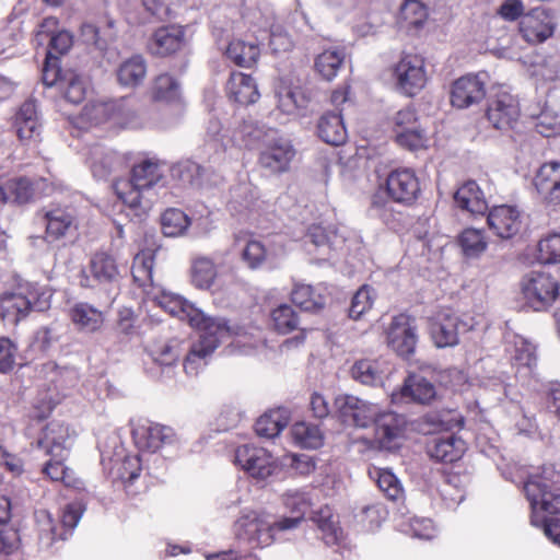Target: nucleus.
Wrapping results in <instances>:
<instances>
[{
  "mask_svg": "<svg viewBox=\"0 0 560 560\" xmlns=\"http://www.w3.org/2000/svg\"><path fill=\"white\" fill-rule=\"evenodd\" d=\"M120 103L117 101L94 102L84 106L82 116L91 124L98 125L120 115Z\"/></svg>",
  "mask_w": 560,
  "mask_h": 560,
  "instance_id": "obj_44",
  "label": "nucleus"
},
{
  "mask_svg": "<svg viewBox=\"0 0 560 560\" xmlns=\"http://www.w3.org/2000/svg\"><path fill=\"white\" fill-rule=\"evenodd\" d=\"M560 183V162L552 161L540 166L534 185L537 191L547 190L548 187Z\"/></svg>",
  "mask_w": 560,
  "mask_h": 560,
  "instance_id": "obj_59",
  "label": "nucleus"
},
{
  "mask_svg": "<svg viewBox=\"0 0 560 560\" xmlns=\"http://www.w3.org/2000/svg\"><path fill=\"white\" fill-rule=\"evenodd\" d=\"M57 25L58 21L56 18H46L40 25V31L38 32V36L46 34L50 37L49 49L46 58L55 61H58L59 56L67 54L73 44V35L70 32L66 30L58 32L54 31Z\"/></svg>",
  "mask_w": 560,
  "mask_h": 560,
  "instance_id": "obj_28",
  "label": "nucleus"
},
{
  "mask_svg": "<svg viewBox=\"0 0 560 560\" xmlns=\"http://www.w3.org/2000/svg\"><path fill=\"white\" fill-rule=\"evenodd\" d=\"M225 54L237 66L252 67L257 61L260 50L257 44L235 39L229 44Z\"/></svg>",
  "mask_w": 560,
  "mask_h": 560,
  "instance_id": "obj_43",
  "label": "nucleus"
},
{
  "mask_svg": "<svg viewBox=\"0 0 560 560\" xmlns=\"http://www.w3.org/2000/svg\"><path fill=\"white\" fill-rule=\"evenodd\" d=\"M267 256V252L262 243L256 240H248L242 250L243 261L252 269L261 266Z\"/></svg>",
  "mask_w": 560,
  "mask_h": 560,
  "instance_id": "obj_63",
  "label": "nucleus"
},
{
  "mask_svg": "<svg viewBox=\"0 0 560 560\" xmlns=\"http://www.w3.org/2000/svg\"><path fill=\"white\" fill-rule=\"evenodd\" d=\"M115 24V20L107 15L85 21L80 28L81 39L84 44L104 51L116 39L117 30Z\"/></svg>",
  "mask_w": 560,
  "mask_h": 560,
  "instance_id": "obj_19",
  "label": "nucleus"
},
{
  "mask_svg": "<svg viewBox=\"0 0 560 560\" xmlns=\"http://www.w3.org/2000/svg\"><path fill=\"white\" fill-rule=\"evenodd\" d=\"M164 183L161 165L155 161L144 160L132 167L128 180L116 184V191L125 205L145 212L151 209Z\"/></svg>",
  "mask_w": 560,
  "mask_h": 560,
  "instance_id": "obj_3",
  "label": "nucleus"
},
{
  "mask_svg": "<svg viewBox=\"0 0 560 560\" xmlns=\"http://www.w3.org/2000/svg\"><path fill=\"white\" fill-rule=\"evenodd\" d=\"M385 372L384 362L380 360H359L351 368L355 381L371 386L382 384Z\"/></svg>",
  "mask_w": 560,
  "mask_h": 560,
  "instance_id": "obj_37",
  "label": "nucleus"
},
{
  "mask_svg": "<svg viewBox=\"0 0 560 560\" xmlns=\"http://www.w3.org/2000/svg\"><path fill=\"white\" fill-rule=\"evenodd\" d=\"M388 346L400 357L409 358L418 343V326L415 317L399 314L393 317L386 332Z\"/></svg>",
  "mask_w": 560,
  "mask_h": 560,
  "instance_id": "obj_10",
  "label": "nucleus"
},
{
  "mask_svg": "<svg viewBox=\"0 0 560 560\" xmlns=\"http://www.w3.org/2000/svg\"><path fill=\"white\" fill-rule=\"evenodd\" d=\"M375 299L374 290L369 285H362L353 295L349 308V315L353 319L361 318L373 306Z\"/></svg>",
  "mask_w": 560,
  "mask_h": 560,
  "instance_id": "obj_56",
  "label": "nucleus"
},
{
  "mask_svg": "<svg viewBox=\"0 0 560 560\" xmlns=\"http://www.w3.org/2000/svg\"><path fill=\"white\" fill-rule=\"evenodd\" d=\"M488 75L485 72L466 74L455 80L451 88V104L458 109H465L480 103L486 96Z\"/></svg>",
  "mask_w": 560,
  "mask_h": 560,
  "instance_id": "obj_12",
  "label": "nucleus"
},
{
  "mask_svg": "<svg viewBox=\"0 0 560 560\" xmlns=\"http://www.w3.org/2000/svg\"><path fill=\"white\" fill-rule=\"evenodd\" d=\"M523 490L530 505L532 525L542 527L545 535L560 546V522L548 516L560 513V474L546 467L530 476Z\"/></svg>",
  "mask_w": 560,
  "mask_h": 560,
  "instance_id": "obj_2",
  "label": "nucleus"
},
{
  "mask_svg": "<svg viewBox=\"0 0 560 560\" xmlns=\"http://www.w3.org/2000/svg\"><path fill=\"white\" fill-rule=\"evenodd\" d=\"M275 329L280 334H289L296 329L299 319L292 306L282 304L271 313Z\"/></svg>",
  "mask_w": 560,
  "mask_h": 560,
  "instance_id": "obj_57",
  "label": "nucleus"
},
{
  "mask_svg": "<svg viewBox=\"0 0 560 560\" xmlns=\"http://www.w3.org/2000/svg\"><path fill=\"white\" fill-rule=\"evenodd\" d=\"M430 330L436 347H452L458 343V335L466 330V324L456 315L444 312L438 315Z\"/></svg>",
  "mask_w": 560,
  "mask_h": 560,
  "instance_id": "obj_25",
  "label": "nucleus"
},
{
  "mask_svg": "<svg viewBox=\"0 0 560 560\" xmlns=\"http://www.w3.org/2000/svg\"><path fill=\"white\" fill-rule=\"evenodd\" d=\"M46 237L48 241H57L66 237L77 229L73 213L65 208H54L45 212Z\"/></svg>",
  "mask_w": 560,
  "mask_h": 560,
  "instance_id": "obj_31",
  "label": "nucleus"
},
{
  "mask_svg": "<svg viewBox=\"0 0 560 560\" xmlns=\"http://www.w3.org/2000/svg\"><path fill=\"white\" fill-rule=\"evenodd\" d=\"M156 250V248H145L133 258L131 273L139 287L145 288L153 284V265Z\"/></svg>",
  "mask_w": 560,
  "mask_h": 560,
  "instance_id": "obj_40",
  "label": "nucleus"
},
{
  "mask_svg": "<svg viewBox=\"0 0 560 560\" xmlns=\"http://www.w3.org/2000/svg\"><path fill=\"white\" fill-rule=\"evenodd\" d=\"M487 222L490 230L501 238H511L522 226L521 211L509 205H501L489 210Z\"/></svg>",
  "mask_w": 560,
  "mask_h": 560,
  "instance_id": "obj_22",
  "label": "nucleus"
},
{
  "mask_svg": "<svg viewBox=\"0 0 560 560\" xmlns=\"http://www.w3.org/2000/svg\"><path fill=\"white\" fill-rule=\"evenodd\" d=\"M289 423V413L285 408H278L260 416L255 423V431L260 438L273 439Z\"/></svg>",
  "mask_w": 560,
  "mask_h": 560,
  "instance_id": "obj_35",
  "label": "nucleus"
},
{
  "mask_svg": "<svg viewBox=\"0 0 560 560\" xmlns=\"http://www.w3.org/2000/svg\"><path fill=\"white\" fill-rule=\"evenodd\" d=\"M300 517H281L276 520L264 511H243L234 524L235 535L254 547L269 546L279 533L298 528Z\"/></svg>",
  "mask_w": 560,
  "mask_h": 560,
  "instance_id": "obj_4",
  "label": "nucleus"
},
{
  "mask_svg": "<svg viewBox=\"0 0 560 560\" xmlns=\"http://www.w3.org/2000/svg\"><path fill=\"white\" fill-rule=\"evenodd\" d=\"M60 89L63 91L65 98L73 104L81 103L86 95V83L81 75L69 71L63 73L60 79Z\"/></svg>",
  "mask_w": 560,
  "mask_h": 560,
  "instance_id": "obj_52",
  "label": "nucleus"
},
{
  "mask_svg": "<svg viewBox=\"0 0 560 560\" xmlns=\"http://www.w3.org/2000/svg\"><path fill=\"white\" fill-rule=\"evenodd\" d=\"M226 90L230 98L243 105L253 104L259 97L254 79L242 72L231 74Z\"/></svg>",
  "mask_w": 560,
  "mask_h": 560,
  "instance_id": "obj_34",
  "label": "nucleus"
},
{
  "mask_svg": "<svg viewBox=\"0 0 560 560\" xmlns=\"http://www.w3.org/2000/svg\"><path fill=\"white\" fill-rule=\"evenodd\" d=\"M296 444L304 448H317L323 444V433L318 425L298 422L291 429Z\"/></svg>",
  "mask_w": 560,
  "mask_h": 560,
  "instance_id": "obj_51",
  "label": "nucleus"
},
{
  "mask_svg": "<svg viewBox=\"0 0 560 560\" xmlns=\"http://www.w3.org/2000/svg\"><path fill=\"white\" fill-rule=\"evenodd\" d=\"M396 141L399 145L413 151L424 147L425 137L423 130L416 127L408 130H398Z\"/></svg>",
  "mask_w": 560,
  "mask_h": 560,
  "instance_id": "obj_64",
  "label": "nucleus"
},
{
  "mask_svg": "<svg viewBox=\"0 0 560 560\" xmlns=\"http://www.w3.org/2000/svg\"><path fill=\"white\" fill-rule=\"evenodd\" d=\"M555 18L542 8L533 9L520 22V32L529 44H540L555 33Z\"/></svg>",
  "mask_w": 560,
  "mask_h": 560,
  "instance_id": "obj_17",
  "label": "nucleus"
},
{
  "mask_svg": "<svg viewBox=\"0 0 560 560\" xmlns=\"http://www.w3.org/2000/svg\"><path fill=\"white\" fill-rule=\"evenodd\" d=\"M118 163V155L114 151L96 147L91 152V170L98 179L106 178Z\"/></svg>",
  "mask_w": 560,
  "mask_h": 560,
  "instance_id": "obj_46",
  "label": "nucleus"
},
{
  "mask_svg": "<svg viewBox=\"0 0 560 560\" xmlns=\"http://www.w3.org/2000/svg\"><path fill=\"white\" fill-rule=\"evenodd\" d=\"M335 407L343 423L358 428L369 427L378 408L375 404L348 394L337 396Z\"/></svg>",
  "mask_w": 560,
  "mask_h": 560,
  "instance_id": "obj_14",
  "label": "nucleus"
},
{
  "mask_svg": "<svg viewBox=\"0 0 560 560\" xmlns=\"http://www.w3.org/2000/svg\"><path fill=\"white\" fill-rule=\"evenodd\" d=\"M152 94L154 100L160 102H176L180 97V84L175 77L162 73L154 80Z\"/></svg>",
  "mask_w": 560,
  "mask_h": 560,
  "instance_id": "obj_47",
  "label": "nucleus"
},
{
  "mask_svg": "<svg viewBox=\"0 0 560 560\" xmlns=\"http://www.w3.org/2000/svg\"><path fill=\"white\" fill-rule=\"evenodd\" d=\"M526 304L534 311L547 310L559 295V283L549 273L530 271L521 281Z\"/></svg>",
  "mask_w": 560,
  "mask_h": 560,
  "instance_id": "obj_7",
  "label": "nucleus"
},
{
  "mask_svg": "<svg viewBox=\"0 0 560 560\" xmlns=\"http://www.w3.org/2000/svg\"><path fill=\"white\" fill-rule=\"evenodd\" d=\"M386 188L394 201L406 205L416 200L420 192L419 179L409 168L393 171L387 177Z\"/></svg>",
  "mask_w": 560,
  "mask_h": 560,
  "instance_id": "obj_20",
  "label": "nucleus"
},
{
  "mask_svg": "<svg viewBox=\"0 0 560 560\" xmlns=\"http://www.w3.org/2000/svg\"><path fill=\"white\" fill-rule=\"evenodd\" d=\"M372 423L374 424V443L378 448L390 451L399 446L407 423L402 415L381 411L377 408Z\"/></svg>",
  "mask_w": 560,
  "mask_h": 560,
  "instance_id": "obj_11",
  "label": "nucleus"
},
{
  "mask_svg": "<svg viewBox=\"0 0 560 560\" xmlns=\"http://www.w3.org/2000/svg\"><path fill=\"white\" fill-rule=\"evenodd\" d=\"M151 357L159 365L170 369L179 358L178 343L170 341L155 345L151 349Z\"/></svg>",
  "mask_w": 560,
  "mask_h": 560,
  "instance_id": "obj_60",
  "label": "nucleus"
},
{
  "mask_svg": "<svg viewBox=\"0 0 560 560\" xmlns=\"http://www.w3.org/2000/svg\"><path fill=\"white\" fill-rule=\"evenodd\" d=\"M147 77V61L141 55H133L119 63L116 69L117 82L125 88L135 89Z\"/></svg>",
  "mask_w": 560,
  "mask_h": 560,
  "instance_id": "obj_33",
  "label": "nucleus"
},
{
  "mask_svg": "<svg viewBox=\"0 0 560 560\" xmlns=\"http://www.w3.org/2000/svg\"><path fill=\"white\" fill-rule=\"evenodd\" d=\"M506 351L513 365L530 371L536 364L535 346L521 336L508 341Z\"/></svg>",
  "mask_w": 560,
  "mask_h": 560,
  "instance_id": "obj_39",
  "label": "nucleus"
},
{
  "mask_svg": "<svg viewBox=\"0 0 560 560\" xmlns=\"http://www.w3.org/2000/svg\"><path fill=\"white\" fill-rule=\"evenodd\" d=\"M187 44L186 27L177 24L156 28L147 47L151 55L166 57L182 50Z\"/></svg>",
  "mask_w": 560,
  "mask_h": 560,
  "instance_id": "obj_16",
  "label": "nucleus"
},
{
  "mask_svg": "<svg viewBox=\"0 0 560 560\" xmlns=\"http://www.w3.org/2000/svg\"><path fill=\"white\" fill-rule=\"evenodd\" d=\"M235 464L245 470L250 477L265 480L272 476L278 464L270 452L254 445H241L235 451Z\"/></svg>",
  "mask_w": 560,
  "mask_h": 560,
  "instance_id": "obj_9",
  "label": "nucleus"
},
{
  "mask_svg": "<svg viewBox=\"0 0 560 560\" xmlns=\"http://www.w3.org/2000/svg\"><path fill=\"white\" fill-rule=\"evenodd\" d=\"M159 304L172 316L200 330L199 338L192 342L184 360V370L188 375H197L220 343L236 334L237 328L229 325L225 318L206 316L179 295L164 293Z\"/></svg>",
  "mask_w": 560,
  "mask_h": 560,
  "instance_id": "obj_1",
  "label": "nucleus"
},
{
  "mask_svg": "<svg viewBox=\"0 0 560 560\" xmlns=\"http://www.w3.org/2000/svg\"><path fill=\"white\" fill-rule=\"evenodd\" d=\"M486 115L493 128L512 130L521 116L518 101L508 92L498 93L489 100Z\"/></svg>",
  "mask_w": 560,
  "mask_h": 560,
  "instance_id": "obj_13",
  "label": "nucleus"
},
{
  "mask_svg": "<svg viewBox=\"0 0 560 560\" xmlns=\"http://www.w3.org/2000/svg\"><path fill=\"white\" fill-rule=\"evenodd\" d=\"M393 400L401 399L421 405H430L438 398L433 383L419 374H410L404 382L398 394L392 395Z\"/></svg>",
  "mask_w": 560,
  "mask_h": 560,
  "instance_id": "obj_24",
  "label": "nucleus"
},
{
  "mask_svg": "<svg viewBox=\"0 0 560 560\" xmlns=\"http://www.w3.org/2000/svg\"><path fill=\"white\" fill-rule=\"evenodd\" d=\"M3 187L10 196V201L12 200L18 203L30 201L34 194L31 182L24 177L10 179Z\"/></svg>",
  "mask_w": 560,
  "mask_h": 560,
  "instance_id": "obj_61",
  "label": "nucleus"
},
{
  "mask_svg": "<svg viewBox=\"0 0 560 560\" xmlns=\"http://www.w3.org/2000/svg\"><path fill=\"white\" fill-rule=\"evenodd\" d=\"M218 271L214 262L208 257H196L191 260V283L201 290H208L214 283Z\"/></svg>",
  "mask_w": 560,
  "mask_h": 560,
  "instance_id": "obj_41",
  "label": "nucleus"
},
{
  "mask_svg": "<svg viewBox=\"0 0 560 560\" xmlns=\"http://www.w3.org/2000/svg\"><path fill=\"white\" fill-rule=\"evenodd\" d=\"M345 236L339 233L338 229L330 225L325 228L320 224H313L308 228L304 238L307 252L318 254V260H328L332 253L341 248L345 244Z\"/></svg>",
  "mask_w": 560,
  "mask_h": 560,
  "instance_id": "obj_15",
  "label": "nucleus"
},
{
  "mask_svg": "<svg viewBox=\"0 0 560 560\" xmlns=\"http://www.w3.org/2000/svg\"><path fill=\"white\" fill-rule=\"evenodd\" d=\"M295 156L291 142L284 138L269 140L259 154V165L271 174L287 172Z\"/></svg>",
  "mask_w": 560,
  "mask_h": 560,
  "instance_id": "obj_18",
  "label": "nucleus"
},
{
  "mask_svg": "<svg viewBox=\"0 0 560 560\" xmlns=\"http://www.w3.org/2000/svg\"><path fill=\"white\" fill-rule=\"evenodd\" d=\"M428 455L439 462L453 463L465 452V442L453 434L433 439L427 446Z\"/></svg>",
  "mask_w": 560,
  "mask_h": 560,
  "instance_id": "obj_30",
  "label": "nucleus"
},
{
  "mask_svg": "<svg viewBox=\"0 0 560 560\" xmlns=\"http://www.w3.org/2000/svg\"><path fill=\"white\" fill-rule=\"evenodd\" d=\"M90 273L100 283H112L119 278L115 259L105 252L93 255L89 266Z\"/></svg>",
  "mask_w": 560,
  "mask_h": 560,
  "instance_id": "obj_36",
  "label": "nucleus"
},
{
  "mask_svg": "<svg viewBox=\"0 0 560 560\" xmlns=\"http://www.w3.org/2000/svg\"><path fill=\"white\" fill-rule=\"evenodd\" d=\"M262 131L253 118H246L237 122L229 137L230 147H250L259 140Z\"/></svg>",
  "mask_w": 560,
  "mask_h": 560,
  "instance_id": "obj_45",
  "label": "nucleus"
},
{
  "mask_svg": "<svg viewBox=\"0 0 560 560\" xmlns=\"http://www.w3.org/2000/svg\"><path fill=\"white\" fill-rule=\"evenodd\" d=\"M135 444L140 451L155 453L162 446L174 442L172 428L158 423H140L132 429Z\"/></svg>",
  "mask_w": 560,
  "mask_h": 560,
  "instance_id": "obj_21",
  "label": "nucleus"
},
{
  "mask_svg": "<svg viewBox=\"0 0 560 560\" xmlns=\"http://www.w3.org/2000/svg\"><path fill=\"white\" fill-rule=\"evenodd\" d=\"M380 490L392 501H397L402 498L404 489L398 478L388 469L375 468L370 471Z\"/></svg>",
  "mask_w": 560,
  "mask_h": 560,
  "instance_id": "obj_50",
  "label": "nucleus"
},
{
  "mask_svg": "<svg viewBox=\"0 0 560 560\" xmlns=\"http://www.w3.org/2000/svg\"><path fill=\"white\" fill-rule=\"evenodd\" d=\"M318 137L330 145H341L348 138V132L339 113L327 112L323 114L317 122Z\"/></svg>",
  "mask_w": 560,
  "mask_h": 560,
  "instance_id": "obj_32",
  "label": "nucleus"
},
{
  "mask_svg": "<svg viewBox=\"0 0 560 560\" xmlns=\"http://www.w3.org/2000/svg\"><path fill=\"white\" fill-rule=\"evenodd\" d=\"M36 445L38 448L45 450V453L51 457L66 458L72 445L69 428L59 421L49 422L43 430Z\"/></svg>",
  "mask_w": 560,
  "mask_h": 560,
  "instance_id": "obj_23",
  "label": "nucleus"
},
{
  "mask_svg": "<svg viewBox=\"0 0 560 560\" xmlns=\"http://www.w3.org/2000/svg\"><path fill=\"white\" fill-rule=\"evenodd\" d=\"M69 317L81 332L93 334L104 325V314L86 302H77L69 308Z\"/></svg>",
  "mask_w": 560,
  "mask_h": 560,
  "instance_id": "obj_27",
  "label": "nucleus"
},
{
  "mask_svg": "<svg viewBox=\"0 0 560 560\" xmlns=\"http://www.w3.org/2000/svg\"><path fill=\"white\" fill-rule=\"evenodd\" d=\"M538 259L542 264L560 262V234L552 233L538 243Z\"/></svg>",
  "mask_w": 560,
  "mask_h": 560,
  "instance_id": "obj_58",
  "label": "nucleus"
},
{
  "mask_svg": "<svg viewBox=\"0 0 560 560\" xmlns=\"http://www.w3.org/2000/svg\"><path fill=\"white\" fill-rule=\"evenodd\" d=\"M283 502L294 515L292 517H300V523L303 521L305 513L311 506V500L307 493L299 490H289L283 495Z\"/></svg>",
  "mask_w": 560,
  "mask_h": 560,
  "instance_id": "obj_62",
  "label": "nucleus"
},
{
  "mask_svg": "<svg viewBox=\"0 0 560 560\" xmlns=\"http://www.w3.org/2000/svg\"><path fill=\"white\" fill-rule=\"evenodd\" d=\"M205 168L198 163L186 160L171 167V176L184 187H199L202 184Z\"/></svg>",
  "mask_w": 560,
  "mask_h": 560,
  "instance_id": "obj_42",
  "label": "nucleus"
},
{
  "mask_svg": "<svg viewBox=\"0 0 560 560\" xmlns=\"http://www.w3.org/2000/svg\"><path fill=\"white\" fill-rule=\"evenodd\" d=\"M166 236L180 235L190 224L189 218L179 209H167L161 218Z\"/></svg>",
  "mask_w": 560,
  "mask_h": 560,
  "instance_id": "obj_54",
  "label": "nucleus"
},
{
  "mask_svg": "<svg viewBox=\"0 0 560 560\" xmlns=\"http://www.w3.org/2000/svg\"><path fill=\"white\" fill-rule=\"evenodd\" d=\"M14 128L22 141L35 140L39 137L42 121L34 100H27L20 106L15 114Z\"/></svg>",
  "mask_w": 560,
  "mask_h": 560,
  "instance_id": "obj_26",
  "label": "nucleus"
},
{
  "mask_svg": "<svg viewBox=\"0 0 560 560\" xmlns=\"http://www.w3.org/2000/svg\"><path fill=\"white\" fill-rule=\"evenodd\" d=\"M393 80L400 94L416 96L428 81L424 59L416 54H404L393 68Z\"/></svg>",
  "mask_w": 560,
  "mask_h": 560,
  "instance_id": "obj_6",
  "label": "nucleus"
},
{
  "mask_svg": "<svg viewBox=\"0 0 560 560\" xmlns=\"http://www.w3.org/2000/svg\"><path fill=\"white\" fill-rule=\"evenodd\" d=\"M313 521L317 524V527L323 533V539L327 545L337 544L341 537V530L334 518L331 510L326 506L317 511Z\"/></svg>",
  "mask_w": 560,
  "mask_h": 560,
  "instance_id": "obj_53",
  "label": "nucleus"
},
{
  "mask_svg": "<svg viewBox=\"0 0 560 560\" xmlns=\"http://www.w3.org/2000/svg\"><path fill=\"white\" fill-rule=\"evenodd\" d=\"M428 9L419 0H406L400 8V23L407 28H420L428 19Z\"/></svg>",
  "mask_w": 560,
  "mask_h": 560,
  "instance_id": "obj_48",
  "label": "nucleus"
},
{
  "mask_svg": "<svg viewBox=\"0 0 560 560\" xmlns=\"http://www.w3.org/2000/svg\"><path fill=\"white\" fill-rule=\"evenodd\" d=\"M35 518L39 530V544L48 549L57 538L67 539V534L78 525L81 512L75 505H68L62 513L60 525L54 522L51 514L46 510L37 511Z\"/></svg>",
  "mask_w": 560,
  "mask_h": 560,
  "instance_id": "obj_8",
  "label": "nucleus"
},
{
  "mask_svg": "<svg viewBox=\"0 0 560 560\" xmlns=\"http://www.w3.org/2000/svg\"><path fill=\"white\" fill-rule=\"evenodd\" d=\"M292 302L301 310L316 312L323 308L325 299L308 284H296L291 293Z\"/></svg>",
  "mask_w": 560,
  "mask_h": 560,
  "instance_id": "obj_49",
  "label": "nucleus"
},
{
  "mask_svg": "<svg viewBox=\"0 0 560 560\" xmlns=\"http://www.w3.org/2000/svg\"><path fill=\"white\" fill-rule=\"evenodd\" d=\"M454 201L458 208L472 215H483L488 210L485 195L474 180H468L458 187L454 194Z\"/></svg>",
  "mask_w": 560,
  "mask_h": 560,
  "instance_id": "obj_29",
  "label": "nucleus"
},
{
  "mask_svg": "<svg viewBox=\"0 0 560 560\" xmlns=\"http://www.w3.org/2000/svg\"><path fill=\"white\" fill-rule=\"evenodd\" d=\"M50 294L39 292L34 285L20 287L16 292L5 293L0 300L1 317L16 325L31 311L43 312L49 307Z\"/></svg>",
  "mask_w": 560,
  "mask_h": 560,
  "instance_id": "obj_5",
  "label": "nucleus"
},
{
  "mask_svg": "<svg viewBox=\"0 0 560 560\" xmlns=\"http://www.w3.org/2000/svg\"><path fill=\"white\" fill-rule=\"evenodd\" d=\"M345 51L340 48L325 49L317 55L314 61L316 72L326 81H331L337 77L339 69L345 61Z\"/></svg>",
  "mask_w": 560,
  "mask_h": 560,
  "instance_id": "obj_38",
  "label": "nucleus"
},
{
  "mask_svg": "<svg viewBox=\"0 0 560 560\" xmlns=\"http://www.w3.org/2000/svg\"><path fill=\"white\" fill-rule=\"evenodd\" d=\"M459 243L467 257H478L487 248V242L480 230L466 229L463 231Z\"/></svg>",
  "mask_w": 560,
  "mask_h": 560,
  "instance_id": "obj_55",
  "label": "nucleus"
}]
</instances>
